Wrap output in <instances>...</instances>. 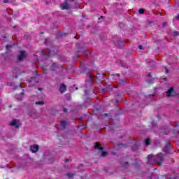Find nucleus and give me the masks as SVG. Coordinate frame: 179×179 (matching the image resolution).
<instances>
[{
  "instance_id": "nucleus-1",
  "label": "nucleus",
  "mask_w": 179,
  "mask_h": 179,
  "mask_svg": "<svg viewBox=\"0 0 179 179\" xmlns=\"http://www.w3.org/2000/svg\"><path fill=\"white\" fill-rule=\"evenodd\" d=\"M164 156L163 153L159 152L156 156L152 155H149L148 157L147 164L150 166H153V163H157V164H162V162H163Z\"/></svg>"
},
{
  "instance_id": "nucleus-2",
  "label": "nucleus",
  "mask_w": 179,
  "mask_h": 179,
  "mask_svg": "<svg viewBox=\"0 0 179 179\" xmlns=\"http://www.w3.org/2000/svg\"><path fill=\"white\" fill-rule=\"evenodd\" d=\"M65 127H66V122H65V121H62L60 124L56 125V128L59 131L65 129Z\"/></svg>"
},
{
  "instance_id": "nucleus-3",
  "label": "nucleus",
  "mask_w": 179,
  "mask_h": 179,
  "mask_svg": "<svg viewBox=\"0 0 179 179\" xmlns=\"http://www.w3.org/2000/svg\"><path fill=\"white\" fill-rule=\"evenodd\" d=\"M71 5H69V3H68V0H66L64 1V3H63L62 4H61V8L64 10L65 9H71Z\"/></svg>"
},
{
  "instance_id": "nucleus-4",
  "label": "nucleus",
  "mask_w": 179,
  "mask_h": 179,
  "mask_svg": "<svg viewBox=\"0 0 179 179\" xmlns=\"http://www.w3.org/2000/svg\"><path fill=\"white\" fill-rule=\"evenodd\" d=\"M10 125H11L12 127H15V128H19V127H20V121L17 120H13Z\"/></svg>"
},
{
  "instance_id": "nucleus-5",
  "label": "nucleus",
  "mask_w": 179,
  "mask_h": 179,
  "mask_svg": "<svg viewBox=\"0 0 179 179\" xmlns=\"http://www.w3.org/2000/svg\"><path fill=\"white\" fill-rule=\"evenodd\" d=\"M176 92H174V88L171 87L167 92H166V96L168 97H171V96H175Z\"/></svg>"
},
{
  "instance_id": "nucleus-6",
  "label": "nucleus",
  "mask_w": 179,
  "mask_h": 179,
  "mask_svg": "<svg viewBox=\"0 0 179 179\" xmlns=\"http://www.w3.org/2000/svg\"><path fill=\"white\" fill-rule=\"evenodd\" d=\"M24 57H26V52L24 50H22L20 55L18 57L19 61H23Z\"/></svg>"
},
{
  "instance_id": "nucleus-7",
  "label": "nucleus",
  "mask_w": 179,
  "mask_h": 179,
  "mask_svg": "<svg viewBox=\"0 0 179 179\" xmlns=\"http://www.w3.org/2000/svg\"><path fill=\"white\" fill-rule=\"evenodd\" d=\"M38 150V145H34L31 146V151L32 152V153H36V152H37Z\"/></svg>"
},
{
  "instance_id": "nucleus-8",
  "label": "nucleus",
  "mask_w": 179,
  "mask_h": 179,
  "mask_svg": "<svg viewBox=\"0 0 179 179\" xmlns=\"http://www.w3.org/2000/svg\"><path fill=\"white\" fill-rule=\"evenodd\" d=\"M59 92L62 93H64V92H66V86L64 84H61L59 87Z\"/></svg>"
},
{
  "instance_id": "nucleus-9",
  "label": "nucleus",
  "mask_w": 179,
  "mask_h": 179,
  "mask_svg": "<svg viewBox=\"0 0 179 179\" xmlns=\"http://www.w3.org/2000/svg\"><path fill=\"white\" fill-rule=\"evenodd\" d=\"M87 76H88V78H90V83H92L93 80H94V76L92 75V73H88Z\"/></svg>"
},
{
  "instance_id": "nucleus-10",
  "label": "nucleus",
  "mask_w": 179,
  "mask_h": 179,
  "mask_svg": "<svg viewBox=\"0 0 179 179\" xmlns=\"http://www.w3.org/2000/svg\"><path fill=\"white\" fill-rule=\"evenodd\" d=\"M163 152H164V153H166V154L169 153V152H170V145H167L163 149Z\"/></svg>"
},
{
  "instance_id": "nucleus-11",
  "label": "nucleus",
  "mask_w": 179,
  "mask_h": 179,
  "mask_svg": "<svg viewBox=\"0 0 179 179\" xmlns=\"http://www.w3.org/2000/svg\"><path fill=\"white\" fill-rule=\"evenodd\" d=\"M94 148L98 149L99 150H103V147H100V144H99V143H95Z\"/></svg>"
},
{
  "instance_id": "nucleus-12",
  "label": "nucleus",
  "mask_w": 179,
  "mask_h": 179,
  "mask_svg": "<svg viewBox=\"0 0 179 179\" xmlns=\"http://www.w3.org/2000/svg\"><path fill=\"white\" fill-rule=\"evenodd\" d=\"M23 96H24V94H23V92H22L20 94L17 95L16 96V99H17V100H23Z\"/></svg>"
},
{
  "instance_id": "nucleus-13",
  "label": "nucleus",
  "mask_w": 179,
  "mask_h": 179,
  "mask_svg": "<svg viewBox=\"0 0 179 179\" xmlns=\"http://www.w3.org/2000/svg\"><path fill=\"white\" fill-rule=\"evenodd\" d=\"M145 145H150V139H149V138H147V139H145Z\"/></svg>"
},
{
  "instance_id": "nucleus-14",
  "label": "nucleus",
  "mask_w": 179,
  "mask_h": 179,
  "mask_svg": "<svg viewBox=\"0 0 179 179\" xmlns=\"http://www.w3.org/2000/svg\"><path fill=\"white\" fill-rule=\"evenodd\" d=\"M138 13H140L141 15H143V13H145V10L143 8H141L138 10Z\"/></svg>"
},
{
  "instance_id": "nucleus-15",
  "label": "nucleus",
  "mask_w": 179,
  "mask_h": 179,
  "mask_svg": "<svg viewBox=\"0 0 179 179\" xmlns=\"http://www.w3.org/2000/svg\"><path fill=\"white\" fill-rule=\"evenodd\" d=\"M66 176L69 178H72L73 177V173H66Z\"/></svg>"
},
{
  "instance_id": "nucleus-16",
  "label": "nucleus",
  "mask_w": 179,
  "mask_h": 179,
  "mask_svg": "<svg viewBox=\"0 0 179 179\" xmlns=\"http://www.w3.org/2000/svg\"><path fill=\"white\" fill-rule=\"evenodd\" d=\"M36 105L43 106V104H44V102H43V101H37V102H36Z\"/></svg>"
},
{
  "instance_id": "nucleus-17",
  "label": "nucleus",
  "mask_w": 179,
  "mask_h": 179,
  "mask_svg": "<svg viewBox=\"0 0 179 179\" xmlns=\"http://www.w3.org/2000/svg\"><path fill=\"white\" fill-rule=\"evenodd\" d=\"M113 78H114L115 79H120V74L114 75V76H113Z\"/></svg>"
},
{
  "instance_id": "nucleus-18",
  "label": "nucleus",
  "mask_w": 179,
  "mask_h": 179,
  "mask_svg": "<svg viewBox=\"0 0 179 179\" xmlns=\"http://www.w3.org/2000/svg\"><path fill=\"white\" fill-rule=\"evenodd\" d=\"M153 80H155V78H152V79H151V80H147V83H153Z\"/></svg>"
},
{
  "instance_id": "nucleus-19",
  "label": "nucleus",
  "mask_w": 179,
  "mask_h": 179,
  "mask_svg": "<svg viewBox=\"0 0 179 179\" xmlns=\"http://www.w3.org/2000/svg\"><path fill=\"white\" fill-rule=\"evenodd\" d=\"M106 155H107V152H106V151L102 152L101 156H102L103 157H104V156H106Z\"/></svg>"
},
{
  "instance_id": "nucleus-20",
  "label": "nucleus",
  "mask_w": 179,
  "mask_h": 179,
  "mask_svg": "<svg viewBox=\"0 0 179 179\" xmlns=\"http://www.w3.org/2000/svg\"><path fill=\"white\" fill-rule=\"evenodd\" d=\"M12 48V45H7L6 46V50H9V48Z\"/></svg>"
},
{
  "instance_id": "nucleus-21",
  "label": "nucleus",
  "mask_w": 179,
  "mask_h": 179,
  "mask_svg": "<svg viewBox=\"0 0 179 179\" xmlns=\"http://www.w3.org/2000/svg\"><path fill=\"white\" fill-rule=\"evenodd\" d=\"M178 34H179L178 31H174V32L173 33V36H178Z\"/></svg>"
},
{
  "instance_id": "nucleus-22",
  "label": "nucleus",
  "mask_w": 179,
  "mask_h": 179,
  "mask_svg": "<svg viewBox=\"0 0 179 179\" xmlns=\"http://www.w3.org/2000/svg\"><path fill=\"white\" fill-rule=\"evenodd\" d=\"M55 63H53V64L51 66L52 71H54V66H55Z\"/></svg>"
},
{
  "instance_id": "nucleus-23",
  "label": "nucleus",
  "mask_w": 179,
  "mask_h": 179,
  "mask_svg": "<svg viewBox=\"0 0 179 179\" xmlns=\"http://www.w3.org/2000/svg\"><path fill=\"white\" fill-rule=\"evenodd\" d=\"M139 50H143V46L142 45H139L138 47Z\"/></svg>"
},
{
  "instance_id": "nucleus-24",
  "label": "nucleus",
  "mask_w": 179,
  "mask_h": 179,
  "mask_svg": "<svg viewBox=\"0 0 179 179\" xmlns=\"http://www.w3.org/2000/svg\"><path fill=\"white\" fill-rule=\"evenodd\" d=\"M151 75H150V73H149L147 76H146V78H151Z\"/></svg>"
},
{
  "instance_id": "nucleus-25",
  "label": "nucleus",
  "mask_w": 179,
  "mask_h": 179,
  "mask_svg": "<svg viewBox=\"0 0 179 179\" xmlns=\"http://www.w3.org/2000/svg\"><path fill=\"white\" fill-rule=\"evenodd\" d=\"M3 3H9V1H8V0H3Z\"/></svg>"
},
{
  "instance_id": "nucleus-26",
  "label": "nucleus",
  "mask_w": 179,
  "mask_h": 179,
  "mask_svg": "<svg viewBox=\"0 0 179 179\" xmlns=\"http://www.w3.org/2000/svg\"><path fill=\"white\" fill-rule=\"evenodd\" d=\"M166 24H167V22H164V23L162 24V27H164L166 26Z\"/></svg>"
},
{
  "instance_id": "nucleus-27",
  "label": "nucleus",
  "mask_w": 179,
  "mask_h": 179,
  "mask_svg": "<svg viewBox=\"0 0 179 179\" xmlns=\"http://www.w3.org/2000/svg\"><path fill=\"white\" fill-rule=\"evenodd\" d=\"M165 72L166 73H169V69L167 68H165Z\"/></svg>"
},
{
  "instance_id": "nucleus-28",
  "label": "nucleus",
  "mask_w": 179,
  "mask_h": 179,
  "mask_svg": "<svg viewBox=\"0 0 179 179\" xmlns=\"http://www.w3.org/2000/svg\"><path fill=\"white\" fill-rule=\"evenodd\" d=\"M98 76H96V78L97 79H99V75H100V76L101 77V78H103V76H102V74H97Z\"/></svg>"
},
{
  "instance_id": "nucleus-29",
  "label": "nucleus",
  "mask_w": 179,
  "mask_h": 179,
  "mask_svg": "<svg viewBox=\"0 0 179 179\" xmlns=\"http://www.w3.org/2000/svg\"><path fill=\"white\" fill-rule=\"evenodd\" d=\"M63 111H64V113H67L68 110H66V108H64Z\"/></svg>"
},
{
  "instance_id": "nucleus-30",
  "label": "nucleus",
  "mask_w": 179,
  "mask_h": 179,
  "mask_svg": "<svg viewBox=\"0 0 179 179\" xmlns=\"http://www.w3.org/2000/svg\"><path fill=\"white\" fill-rule=\"evenodd\" d=\"M176 19H177L178 20H179V14L176 17Z\"/></svg>"
},
{
  "instance_id": "nucleus-31",
  "label": "nucleus",
  "mask_w": 179,
  "mask_h": 179,
  "mask_svg": "<svg viewBox=\"0 0 179 179\" xmlns=\"http://www.w3.org/2000/svg\"><path fill=\"white\" fill-rule=\"evenodd\" d=\"M124 166H128V162H125V164H124Z\"/></svg>"
},
{
  "instance_id": "nucleus-32",
  "label": "nucleus",
  "mask_w": 179,
  "mask_h": 179,
  "mask_svg": "<svg viewBox=\"0 0 179 179\" xmlns=\"http://www.w3.org/2000/svg\"><path fill=\"white\" fill-rule=\"evenodd\" d=\"M68 162H69V159H66V163H67Z\"/></svg>"
},
{
  "instance_id": "nucleus-33",
  "label": "nucleus",
  "mask_w": 179,
  "mask_h": 179,
  "mask_svg": "<svg viewBox=\"0 0 179 179\" xmlns=\"http://www.w3.org/2000/svg\"><path fill=\"white\" fill-rule=\"evenodd\" d=\"M45 43H47V39L45 40Z\"/></svg>"
},
{
  "instance_id": "nucleus-34",
  "label": "nucleus",
  "mask_w": 179,
  "mask_h": 179,
  "mask_svg": "<svg viewBox=\"0 0 179 179\" xmlns=\"http://www.w3.org/2000/svg\"><path fill=\"white\" fill-rule=\"evenodd\" d=\"M41 34H44V33L41 32Z\"/></svg>"
},
{
  "instance_id": "nucleus-35",
  "label": "nucleus",
  "mask_w": 179,
  "mask_h": 179,
  "mask_svg": "<svg viewBox=\"0 0 179 179\" xmlns=\"http://www.w3.org/2000/svg\"><path fill=\"white\" fill-rule=\"evenodd\" d=\"M101 18L103 19V16H101Z\"/></svg>"
},
{
  "instance_id": "nucleus-36",
  "label": "nucleus",
  "mask_w": 179,
  "mask_h": 179,
  "mask_svg": "<svg viewBox=\"0 0 179 179\" xmlns=\"http://www.w3.org/2000/svg\"><path fill=\"white\" fill-rule=\"evenodd\" d=\"M70 1H75V0H70Z\"/></svg>"
},
{
  "instance_id": "nucleus-37",
  "label": "nucleus",
  "mask_w": 179,
  "mask_h": 179,
  "mask_svg": "<svg viewBox=\"0 0 179 179\" xmlns=\"http://www.w3.org/2000/svg\"><path fill=\"white\" fill-rule=\"evenodd\" d=\"M153 125H154V124H153V122H152V127H153Z\"/></svg>"
},
{
  "instance_id": "nucleus-38",
  "label": "nucleus",
  "mask_w": 179,
  "mask_h": 179,
  "mask_svg": "<svg viewBox=\"0 0 179 179\" xmlns=\"http://www.w3.org/2000/svg\"><path fill=\"white\" fill-rule=\"evenodd\" d=\"M24 1H27V0H24Z\"/></svg>"
}]
</instances>
